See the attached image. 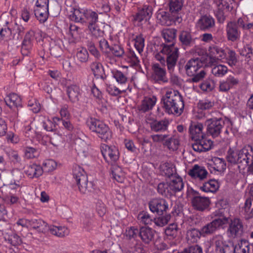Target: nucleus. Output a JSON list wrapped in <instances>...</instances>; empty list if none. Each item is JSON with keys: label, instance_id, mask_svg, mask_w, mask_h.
I'll return each instance as SVG.
<instances>
[{"label": "nucleus", "instance_id": "60", "mask_svg": "<svg viewBox=\"0 0 253 253\" xmlns=\"http://www.w3.org/2000/svg\"><path fill=\"white\" fill-rule=\"evenodd\" d=\"M137 218L141 223L145 225L151 224L152 222V219L149 214L144 211L138 214Z\"/></svg>", "mask_w": 253, "mask_h": 253}, {"label": "nucleus", "instance_id": "12", "mask_svg": "<svg viewBox=\"0 0 253 253\" xmlns=\"http://www.w3.org/2000/svg\"><path fill=\"white\" fill-rule=\"evenodd\" d=\"M225 31L227 39L229 41L235 42L238 41L241 36V32L239 30L236 23L233 21L228 22Z\"/></svg>", "mask_w": 253, "mask_h": 253}, {"label": "nucleus", "instance_id": "43", "mask_svg": "<svg viewBox=\"0 0 253 253\" xmlns=\"http://www.w3.org/2000/svg\"><path fill=\"white\" fill-rule=\"evenodd\" d=\"M112 172L113 176L116 181L120 183L124 181L125 173L121 167L114 166L112 168Z\"/></svg>", "mask_w": 253, "mask_h": 253}, {"label": "nucleus", "instance_id": "27", "mask_svg": "<svg viewBox=\"0 0 253 253\" xmlns=\"http://www.w3.org/2000/svg\"><path fill=\"white\" fill-rule=\"evenodd\" d=\"M48 231L51 234L59 237H63L69 234V229L65 226L48 225Z\"/></svg>", "mask_w": 253, "mask_h": 253}, {"label": "nucleus", "instance_id": "59", "mask_svg": "<svg viewBox=\"0 0 253 253\" xmlns=\"http://www.w3.org/2000/svg\"><path fill=\"white\" fill-rule=\"evenodd\" d=\"M38 150L31 147H27L24 150V155L27 159H33L39 156Z\"/></svg>", "mask_w": 253, "mask_h": 253}, {"label": "nucleus", "instance_id": "52", "mask_svg": "<svg viewBox=\"0 0 253 253\" xmlns=\"http://www.w3.org/2000/svg\"><path fill=\"white\" fill-rule=\"evenodd\" d=\"M226 59L227 63L231 67L235 66L237 62L236 54L235 52L230 49L226 52Z\"/></svg>", "mask_w": 253, "mask_h": 253}, {"label": "nucleus", "instance_id": "35", "mask_svg": "<svg viewBox=\"0 0 253 253\" xmlns=\"http://www.w3.org/2000/svg\"><path fill=\"white\" fill-rule=\"evenodd\" d=\"M212 166L214 170L222 172L226 169V163L224 159L218 157H213L211 159Z\"/></svg>", "mask_w": 253, "mask_h": 253}, {"label": "nucleus", "instance_id": "16", "mask_svg": "<svg viewBox=\"0 0 253 253\" xmlns=\"http://www.w3.org/2000/svg\"><path fill=\"white\" fill-rule=\"evenodd\" d=\"M168 204L163 199H153L149 203V209L153 212L162 214L168 209Z\"/></svg>", "mask_w": 253, "mask_h": 253}, {"label": "nucleus", "instance_id": "15", "mask_svg": "<svg viewBox=\"0 0 253 253\" xmlns=\"http://www.w3.org/2000/svg\"><path fill=\"white\" fill-rule=\"evenodd\" d=\"M188 174L195 180L201 181L206 179L209 173L204 167L195 165L189 171Z\"/></svg>", "mask_w": 253, "mask_h": 253}, {"label": "nucleus", "instance_id": "42", "mask_svg": "<svg viewBox=\"0 0 253 253\" xmlns=\"http://www.w3.org/2000/svg\"><path fill=\"white\" fill-rule=\"evenodd\" d=\"M169 124L167 120L155 121L151 124V128L156 132L163 131L167 129Z\"/></svg>", "mask_w": 253, "mask_h": 253}, {"label": "nucleus", "instance_id": "41", "mask_svg": "<svg viewBox=\"0 0 253 253\" xmlns=\"http://www.w3.org/2000/svg\"><path fill=\"white\" fill-rule=\"evenodd\" d=\"M197 38H192L190 32L186 31H182L180 36L179 40L182 44L186 45H192Z\"/></svg>", "mask_w": 253, "mask_h": 253}, {"label": "nucleus", "instance_id": "31", "mask_svg": "<svg viewBox=\"0 0 253 253\" xmlns=\"http://www.w3.org/2000/svg\"><path fill=\"white\" fill-rule=\"evenodd\" d=\"M218 182L214 179H211L199 185L200 189L205 192H214L218 189Z\"/></svg>", "mask_w": 253, "mask_h": 253}, {"label": "nucleus", "instance_id": "3", "mask_svg": "<svg viewBox=\"0 0 253 253\" xmlns=\"http://www.w3.org/2000/svg\"><path fill=\"white\" fill-rule=\"evenodd\" d=\"M164 90L165 95L163 100L166 112L169 114H181L184 106L181 94L172 88L165 87Z\"/></svg>", "mask_w": 253, "mask_h": 253}, {"label": "nucleus", "instance_id": "13", "mask_svg": "<svg viewBox=\"0 0 253 253\" xmlns=\"http://www.w3.org/2000/svg\"><path fill=\"white\" fill-rule=\"evenodd\" d=\"M24 172L29 178L33 179L42 175L43 169L41 165L32 163L25 166Z\"/></svg>", "mask_w": 253, "mask_h": 253}, {"label": "nucleus", "instance_id": "56", "mask_svg": "<svg viewBox=\"0 0 253 253\" xmlns=\"http://www.w3.org/2000/svg\"><path fill=\"white\" fill-rule=\"evenodd\" d=\"M138 233V230L134 227L127 228L124 234V237L126 240L135 239Z\"/></svg>", "mask_w": 253, "mask_h": 253}, {"label": "nucleus", "instance_id": "36", "mask_svg": "<svg viewBox=\"0 0 253 253\" xmlns=\"http://www.w3.org/2000/svg\"><path fill=\"white\" fill-rule=\"evenodd\" d=\"M67 93L71 101L76 102L79 100L80 88L77 85H71L67 87Z\"/></svg>", "mask_w": 253, "mask_h": 253}, {"label": "nucleus", "instance_id": "55", "mask_svg": "<svg viewBox=\"0 0 253 253\" xmlns=\"http://www.w3.org/2000/svg\"><path fill=\"white\" fill-rule=\"evenodd\" d=\"M134 46L139 53H141L143 51L144 47V39L140 35L137 36L134 39Z\"/></svg>", "mask_w": 253, "mask_h": 253}, {"label": "nucleus", "instance_id": "29", "mask_svg": "<svg viewBox=\"0 0 253 253\" xmlns=\"http://www.w3.org/2000/svg\"><path fill=\"white\" fill-rule=\"evenodd\" d=\"M5 102L10 108L21 107L22 106L21 97L14 93H10L7 96Z\"/></svg>", "mask_w": 253, "mask_h": 253}, {"label": "nucleus", "instance_id": "14", "mask_svg": "<svg viewBox=\"0 0 253 253\" xmlns=\"http://www.w3.org/2000/svg\"><path fill=\"white\" fill-rule=\"evenodd\" d=\"M152 15V7L147 5H144L139 9L135 16L134 20L138 22L139 25H142L149 20Z\"/></svg>", "mask_w": 253, "mask_h": 253}, {"label": "nucleus", "instance_id": "22", "mask_svg": "<svg viewBox=\"0 0 253 253\" xmlns=\"http://www.w3.org/2000/svg\"><path fill=\"white\" fill-rule=\"evenodd\" d=\"M168 182L172 193L179 192L183 188L184 183L179 176L174 175L170 177Z\"/></svg>", "mask_w": 253, "mask_h": 253}, {"label": "nucleus", "instance_id": "33", "mask_svg": "<svg viewBox=\"0 0 253 253\" xmlns=\"http://www.w3.org/2000/svg\"><path fill=\"white\" fill-rule=\"evenodd\" d=\"M211 246L214 247L217 252H220L226 245L222 235L213 236L211 240Z\"/></svg>", "mask_w": 253, "mask_h": 253}, {"label": "nucleus", "instance_id": "61", "mask_svg": "<svg viewBox=\"0 0 253 253\" xmlns=\"http://www.w3.org/2000/svg\"><path fill=\"white\" fill-rule=\"evenodd\" d=\"M160 169L162 171V174L165 175L167 176L170 177L173 176V168H171L168 163H164L160 166Z\"/></svg>", "mask_w": 253, "mask_h": 253}, {"label": "nucleus", "instance_id": "49", "mask_svg": "<svg viewBox=\"0 0 253 253\" xmlns=\"http://www.w3.org/2000/svg\"><path fill=\"white\" fill-rule=\"evenodd\" d=\"M76 149L79 155L86 157L88 154V146L86 143L80 139L77 141Z\"/></svg>", "mask_w": 253, "mask_h": 253}, {"label": "nucleus", "instance_id": "45", "mask_svg": "<svg viewBox=\"0 0 253 253\" xmlns=\"http://www.w3.org/2000/svg\"><path fill=\"white\" fill-rule=\"evenodd\" d=\"M236 253H249L250 244L246 240H241L234 246Z\"/></svg>", "mask_w": 253, "mask_h": 253}, {"label": "nucleus", "instance_id": "17", "mask_svg": "<svg viewBox=\"0 0 253 253\" xmlns=\"http://www.w3.org/2000/svg\"><path fill=\"white\" fill-rule=\"evenodd\" d=\"M239 83V80L237 77L229 75L225 80L219 82V90L221 92H227L236 86Z\"/></svg>", "mask_w": 253, "mask_h": 253}, {"label": "nucleus", "instance_id": "46", "mask_svg": "<svg viewBox=\"0 0 253 253\" xmlns=\"http://www.w3.org/2000/svg\"><path fill=\"white\" fill-rule=\"evenodd\" d=\"M89 55L85 48L80 47L76 50V58L81 63H85L87 61Z\"/></svg>", "mask_w": 253, "mask_h": 253}, {"label": "nucleus", "instance_id": "2", "mask_svg": "<svg viewBox=\"0 0 253 253\" xmlns=\"http://www.w3.org/2000/svg\"><path fill=\"white\" fill-rule=\"evenodd\" d=\"M227 159L231 163L238 164L239 169L253 172V150L252 146L247 145L240 150L229 149Z\"/></svg>", "mask_w": 253, "mask_h": 253}, {"label": "nucleus", "instance_id": "38", "mask_svg": "<svg viewBox=\"0 0 253 253\" xmlns=\"http://www.w3.org/2000/svg\"><path fill=\"white\" fill-rule=\"evenodd\" d=\"M179 140L175 136H173L166 140L164 145L170 152L176 151L179 146Z\"/></svg>", "mask_w": 253, "mask_h": 253}, {"label": "nucleus", "instance_id": "39", "mask_svg": "<svg viewBox=\"0 0 253 253\" xmlns=\"http://www.w3.org/2000/svg\"><path fill=\"white\" fill-rule=\"evenodd\" d=\"M228 71V69L225 65L218 64L212 67L211 73L216 77L222 78L227 73Z\"/></svg>", "mask_w": 253, "mask_h": 253}, {"label": "nucleus", "instance_id": "6", "mask_svg": "<svg viewBox=\"0 0 253 253\" xmlns=\"http://www.w3.org/2000/svg\"><path fill=\"white\" fill-rule=\"evenodd\" d=\"M73 174L80 192L83 194L87 193L89 191L88 180L84 169L81 167L76 165L74 167Z\"/></svg>", "mask_w": 253, "mask_h": 253}, {"label": "nucleus", "instance_id": "37", "mask_svg": "<svg viewBox=\"0 0 253 253\" xmlns=\"http://www.w3.org/2000/svg\"><path fill=\"white\" fill-rule=\"evenodd\" d=\"M202 235L201 231L196 229H192L187 232L186 239L189 243H196Z\"/></svg>", "mask_w": 253, "mask_h": 253}, {"label": "nucleus", "instance_id": "54", "mask_svg": "<svg viewBox=\"0 0 253 253\" xmlns=\"http://www.w3.org/2000/svg\"><path fill=\"white\" fill-rule=\"evenodd\" d=\"M88 27L91 34L95 37H101L103 36L104 32L95 23H89Z\"/></svg>", "mask_w": 253, "mask_h": 253}, {"label": "nucleus", "instance_id": "34", "mask_svg": "<svg viewBox=\"0 0 253 253\" xmlns=\"http://www.w3.org/2000/svg\"><path fill=\"white\" fill-rule=\"evenodd\" d=\"M4 238L10 245L17 247L22 243L21 237L15 233H6Z\"/></svg>", "mask_w": 253, "mask_h": 253}, {"label": "nucleus", "instance_id": "1", "mask_svg": "<svg viewBox=\"0 0 253 253\" xmlns=\"http://www.w3.org/2000/svg\"><path fill=\"white\" fill-rule=\"evenodd\" d=\"M162 33L165 41L171 43L164 45L161 51L156 54L155 57L164 65H165L166 58L168 68L169 70H172L176 64L178 56V49L174 45L176 30L174 29L167 28L164 29Z\"/></svg>", "mask_w": 253, "mask_h": 253}, {"label": "nucleus", "instance_id": "25", "mask_svg": "<svg viewBox=\"0 0 253 253\" xmlns=\"http://www.w3.org/2000/svg\"><path fill=\"white\" fill-rule=\"evenodd\" d=\"M193 206L198 210L203 211L210 205V200L207 197L195 196L192 201Z\"/></svg>", "mask_w": 253, "mask_h": 253}, {"label": "nucleus", "instance_id": "51", "mask_svg": "<svg viewBox=\"0 0 253 253\" xmlns=\"http://www.w3.org/2000/svg\"><path fill=\"white\" fill-rule=\"evenodd\" d=\"M169 5L171 14H174L181 10L183 5V1L182 0H170Z\"/></svg>", "mask_w": 253, "mask_h": 253}, {"label": "nucleus", "instance_id": "44", "mask_svg": "<svg viewBox=\"0 0 253 253\" xmlns=\"http://www.w3.org/2000/svg\"><path fill=\"white\" fill-rule=\"evenodd\" d=\"M34 11L36 17L41 23H44L47 20L49 14L48 8H35Z\"/></svg>", "mask_w": 253, "mask_h": 253}, {"label": "nucleus", "instance_id": "48", "mask_svg": "<svg viewBox=\"0 0 253 253\" xmlns=\"http://www.w3.org/2000/svg\"><path fill=\"white\" fill-rule=\"evenodd\" d=\"M31 226L33 228L37 229L41 232H48V224L41 219H34L31 222Z\"/></svg>", "mask_w": 253, "mask_h": 253}, {"label": "nucleus", "instance_id": "57", "mask_svg": "<svg viewBox=\"0 0 253 253\" xmlns=\"http://www.w3.org/2000/svg\"><path fill=\"white\" fill-rule=\"evenodd\" d=\"M125 51L123 48L120 45L114 44L110 47V52L114 56L117 57H122L124 54Z\"/></svg>", "mask_w": 253, "mask_h": 253}, {"label": "nucleus", "instance_id": "26", "mask_svg": "<svg viewBox=\"0 0 253 253\" xmlns=\"http://www.w3.org/2000/svg\"><path fill=\"white\" fill-rule=\"evenodd\" d=\"M203 126L202 124L198 123L191 125L189 128L190 134L192 139L195 141L201 139L204 136L203 132Z\"/></svg>", "mask_w": 253, "mask_h": 253}, {"label": "nucleus", "instance_id": "21", "mask_svg": "<svg viewBox=\"0 0 253 253\" xmlns=\"http://www.w3.org/2000/svg\"><path fill=\"white\" fill-rule=\"evenodd\" d=\"M166 72L164 68L161 67L158 63L154 64L152 66V78L156 81L167 82L166 78Z\"/></svg>", "mask_w": 253, "mask_h": 253}, {"label": "nucleus", "instance_id": "23", "mask_svg": "<svg viewBox=\"0 0 253 253\" xmlns=\"http://www.w3.org/2000/svg\"><path fill=\"white\" fill-rule=\"evenodd\" d=\"M228 230L232 237L241 236L243 231V227L241 221L239 219H234L231 221Z\"/></svg>", "mask_w": 253, "mask_h": 253}, {"label": "nucleus", "instance_id": "19", "mask_svg": "<svg viewBox=\"0 0 253 253\" xmlns=\"http://www.w3.org/2000/svg\"><path fill=\"white\" fill-rule=\"evenodd\" d=\"M215 25L214 19L210 16L204 15L201 17L197 22V26L201 30L207 31Z\"/></svg>", "mask_w": 253, "mask_h": 253}, {"label": "nucleus", "instance_id": "58", "mask_svg": "<svg viewBox=\"0 0 253 253\" xmlns=\"http://www.w3.org/2000/svg\"><path fill=\"white\" fill-rule=\"evenodd\" d=\"M126 89L121 90L114 84H107L106 86L107 92L112 96H118L122 92H126Z\"/></svg>", "mask_w": 253, "mask_h": 253}, {"label": "nucleus", "instance_id": "7", "mask_svg": "<svg viewBox=\"0 0 253 253\" xmlns=\"http://www.w3.org/2000/svg\"><path fill=\"white\" fill-rule=\"evenodd\" d=\"M226 58V52L222 48L212 45L209 47L208 55L206 61V65H211L217 60H222Z\"/></svg>", "mask_w": 253, "mask_h": 253}, {"label": "nucleus", "instance_id": "30", "mask_svg": "<svg viewBox=\"0 0 253 253\" xmlns=\"http://www.w3.org/2000/svg\"><path fill=\"white\" fill-rule=\"evenodd\" d=\"M157 102V98L154 96L145 97L139 106V110L145 112L153 108Z\"/></svg>", "mask_w": 253, "mask_h": 253}, {"label": "nucleus", "instance_id": "53", "mask_svg": "<svg viewBox=\"0 0 253 253\" xmlns=\"http://www.w3.org/2000/svg\"><path fill=\"white\" fill-rule=\"evenodd\" d=\"M161 16L162 19H160V20L161 24L162 25L169 26L171 25L173 22L180 23L182 20L181 17L179 16V14L178 13L175 16H174V15H172V17H171V19L168 20L167 19V18H168L167 15H165Z\"/></svg>", "mask_w": 253, "mask_h": 253}, {"label": "nucleus", "instance_id": "64", "mask_svg": "<svg viewBox=\"0 0 253 253\" xmlns=\"http://www.w3.org/2000/svg\"><path fill=\"white\" fill-rule=\"evenodd\" d=\"M80 33V30L77 26L74 24L70 25L68 34L73 40L79 37Z\"/></svg>", "mask_w": 253, "mask_h": 253}, {"label": "nucleus", "instance_id": "11", "mask_svg": "<svg viewBox=\"0 0 253 253\" xmlns=\"http://www.w3.org/2000/svg\"><path fill=\"white\" fill-rule=\"evenodd\" d=\"M213 3L216 7V16L220 20L223 21L225 19V12L231 11L233 8V6L225 0H214Z\"/></svg>", "mask_w": 253, "mask_h": 253}, {"label": "nucleus", "instance_id": "62", "mask_svg": "<svg viewBox=\"0 0 253 253\" xmlns=\"http://www.w3.org/2000/svg\"><path fill=\"white\" fill-rule=\"evenodd\" d=\"M228 222L229 218L223 216H221L218 218L215 219L212 221V224H213V225L215 226L216 230L217 228L227 224Z\"/></svg>", "mask_w": 253, "mask_h": 253}, {"label": "nucleus", "instance_id": "32", "mask_svg": "<svg viewBox=\"0 0 253 253\" xmlns=\"http://www.w3.org/2000/svg\"><path fill=\"white\" fill-rule=\"evenodd\" d=\"M139 235L142 241L148 244L153 238L154 232L150 228L142 227L140 229Z\"/></svg>", "mask_w": 253, "mask_h": 253}, {"label": "nucleus", "instance_id": "28", "mask_svg": "<svg viewBox=\"0 0 253 253\" xmlns=\"http://www.w3.org/2000/svg\"><path fill=\"white\" fill-rule=\"evenodd\" d=\"M86 8L76 7L72 11V14L70 17L72 20L76 22L83 23L85 21Z\"/></svg>", "mask_w": 253, "mask_h": 253}, {"label": "nucleus", "instance_id": "50", "mask_svg": "<svg viewBox=\"0 0 253 253\" xmlns=\"http://www.w3.org/2000/svg\"><path fill=\"white\" fill-rule=\"evenodd\" d=\"M90 69L96 78H102L103 73V66L101 63L94 62L91 64Z\"/></svg>", "mask_w": 253, "mask_h": 253}, {"label": "nucleus", "instance_id": "63", "mask_svg": "<svg viewBox=\"0 0 253 253\" xmlns=\"http://www.w3.org/2000/svg\"><path fill=\"white\" fill-rule=\"evenodd\" d=\"M85 20L89 21V23L95 24L98 21L97 14L91 9L86 8Z\"/></svg>", "mask_w": 253, "mask_h": 253}, {"label": "nucleus", "instance_id": "4", "mask_svg": "<svg viewBox=\"0 0 253 253\" xmlns=\"http://www.w3.org/2000/svg\"><path fill=\"white\" fill-rule=\"evenodd\" d=\"M205 63L206 61L203 60V58L191 59L186 63L185 66V70L188 76L193 77V82H198L204 78L206 73L204 70H201L199 73H197V72L204 66H208Z\"/></svg>", "mask_w": 253, "mask_h": 253}, {"label": "nucleus", "instance_id": "9", "mask_svg": "<svg viewBox=\"0 0 253 253\" xmlns=\"http://www.w3.org/2000/svg\"><path fill=\"white\" fill-rule=\"evenodd\" d=\"M206 124L207 125L208 132L213 137H216L220 133L223 121L216 118H208L206 119Z\"/></svg>", "mask_w": 253, "mask_h": 253}, {"label": "nucleus", "instance_id": "20", "mask_svg": "<svg viewBox=\"0 0 253 253\" xmlns=\"http://www.w3.org/2000/svg\"><path fill=\"white\" fill-rule=\"evenodd\" d=\"M63 42L60 39H51L49 43V50L50 54L58 57L61 55L63 52Z\"/></svg>", "mask_w": 253, "mask_h": 253}, {"label": "nucleus", "instance_id": "24", "mask_svg": "<svg viewBox=\"0 0 253 253\" xmlns=\"http://www.w3.org/2000/svg\"><path fill=\"white\" fill-rule=\"evenodd\" d=\"M237 24L243 32L253 33V22L251 21L247 16L244 15L239 18Z\"/></svg>", "mask_w": 253, "mask_h": 253}, {"label": "nucleus", "instance_id": "18", "mask_svg": "<svg viewBox=\"0 0 253 253\" xmlns=\"http://www.w3.org/2000/svg\"><path fill=\"white\" fill-rule=\"evenodd\" d=\"M34 40V31L30 30L26 34L23 41L21 48V53L22 54L27 55L30 53Z\"/></svg>", "mask_w": 253, "mask_h": 253}, {"label": "nucleus", "instance_id": "40", "mask_svg": "<svg viewBox=\"0 0 253 253\" xmlns=\"http://www.w3.org/2000/svg\"><path fill=\"white\" fill-rule=\"evenodd\" d=\"M112 76L116 82L120 84L125 85L127 82V77L126 74L123 73L118 70L111 71Z\"/></svg>", "mask_w": 253, "mask_h": 253}, {"label": "nucleus", "instance_id": "5", "mask_svg": "<svg viewBox=\"0 0 253 253\" xmlns=\"http://www.w3.org/2000/svg\"><path fill=\"white\" fill-rule=\"evenodd\" d=\"M87 125L89 129L95 132L97 136L104 141L110 140L112 133L107 125L95 118H90L87 120Z\"/></svg>", "mask_w": 253, "mask_h": 253}, {"label": "nucleus", "instance_id": "10", "mask_svg": "<svg viewBox=\"0 0 253 253\" xmlns=\"http://www.w3.org/2000/svg\"><path fill=\"white\" fill-rule=\"evenodd\" d=\"M101 151L104 159L108 163L115 162L119 158V151L114 146L103 144L101 146Z\"/></svg>", "mask_w": 253, "mask_h": 253}, {"label": "nucleus", "instance_id": "47", "mask_svg": "<svg viewBox=\"0 0 253 253\" xmlns=\"http://www.w3.org/2000/svg\"><path fill=\"white\" fill-rule=\"evenodd\" d=\"M57 167V162L52 159H46L44 160L42 164V167L43 169V171L45 172H51L55 170Z\"/></svg>", "mask_w": 253, "mask_h": 253}, {"label": "nucleus", "instance_id": "8", "mask_svg": "<svg viewBox=\"0 0 253 253\" xmlns=\"http://www.w3.org/2000/svg\"><path fill=\"white\" fill-rule=\"evenodd\" d=\"M213 106V103L208 99L200 100L197 103V110L194 114L195 117L199 120L209 118L210 114L206 111L212 108Z\"/></svg>", "mask_w": 253, "mask_h": 253}]
</instances>
